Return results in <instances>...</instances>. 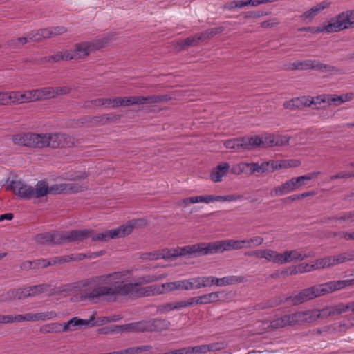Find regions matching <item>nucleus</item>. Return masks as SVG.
<instances>
[{
  "label": "nucleus",
  "mask_w": 354,
  "mask_h": 354,
  "mask_svg": "<svg viewBox=\"0 0 354 354\" xmlns=\"http://www.w3.org/2000/svg\"><path fill=\"white\" fill-rule=\"evenodd\" d=\"M167 274L145 275L132 281V272L125 270L97 276L84 284L85 288L80 293V300L88 299L97 303L101 297L108 301H116L119 297L131 296L145 297L166 292L165 283L147 287L138 286L163 279Z\"/></svg>",
  "instance_id": "nucleus-1"
},
{
  "label": "nucleus",
  "mask_w": 354,
  "mask_h": 354,
  "mask_svg": "<svg viewBox=\"0 0 354 354\" xmlns=\"http://www.w3.org/2000/svg\"><path fill=\"white\" fill-rule=\"evenodd\" d=\"M146 225V221L144 219H138L130 221L126 225H121L116 229L106 230L101 233L96 234L92 229L75 230L68 232H62V243L75 242L80 243L87 239H91L92 241L106 242L109 239L120 238L129 234L134 227H142Z\"/></svg>",
  "instance_id": "nucleus-2"
},
{
  "label": "nucleus",
  "mask_w": 354,
  "mask_h": 354,
  "mask_svg": "<svg viewBox=\"0 0 354 354\" xmlns=\"http://www.w3.org/2000/svg\"><path fill=\"white\" fill-rule=\"evenodd\" d=\"M354 285V279L330 281L325 283L319 284L303 289L295 295L286 299L294 305L301 304L316 297L342 290L346 287Z\"/></svg>",
  "instance_id": "nucleus-3"
},
{
  "label": "nucleus",
  "mask_w": 354,
  "mask_h": 354,
  "mask_svg": "<svg viewBox=\"0 0 354 354\" xmlns=\"http://www.w3.org/2000/svg\"><path fill=\"white\" fill-rule=\"evenodd\" d=\"M10 187L16 195L24 199L39 198L46 196L47 189L44 180L38 181L35 187L20 180H12Z\"/></svg>",
  "instance_id": "nucleus-4"
},
{
  "label": "nucleus",
  "mask_w": 354,
  "mask_h": 354,
  "mask_svg": "<svg viewBox=\"0 0 354 354\" xmlns=\"http://www.w3.org/2000/svg\"><path fill=\"white\" fill-rule=\"evenodd\" d=\"M48 133H26L17 134L12 137L15 145L38 148L48 147Z\"/></svg>",
  "instance_id": "nucleus-5"
},
{
  "label": "nucleus",
  "mask_w": 354,
  "mask_h": 354,
  "mask_svg": "<svg viewBox=\"0 0 354 354\" xmlns=\"http://www.w3.org/2000/svg\"><path fill=\"white\" fill-rule=\"evenodd\" d=\"M170 322L166 319L153 318L138 322V333L161 332L167 330Z\"/></svg>",
  "instance_id": "nucleus-6"
},
{
  "label": "nucleus",
  "mask_w": 354,
  "mask_h": 354,
  "mask_svg": "<svg viewBox=\"0 0 354 354\" xmlns=\"http://www.w3.org/2000/svg\"><path fill=\"white\" fill-rule=\"evenodd\" d=\"M305 179L306 178L303 177V176L292 178L280 186L272 189L270 192V196L276 197L290 193L299 187L304 185L306 184Z\"/></svg>",
  "instance_id": "nucleus-7"
},
{
  "label": "nucleus",
  "mask_w": 354,
  "mask_h": 354,
  "mask_svg": "<svg viewBox=\"0 0 354 354\" xmlns=\"http://www.w3.org/2000/svg\"><path fill=\"white\" fill-rule=\"evenodd\" d=\"M124 102L123 106H130L133 104L143 105L149 104L159 103L162 101H167L169 97L167 95H153L147 97L142 96H131L122 97Z\"/></svg>",
  "instance_id": "nucleus-8"
},
{
  "label": "nucleus",
  "mask_w": 354,
  "mask_h": 354,
  "mask_svg": "<svg viewBox=\"0 0 354 354\" xmlns=\"http://www.w3.org/2000/svg\"><path fill=\"white\" fill-rule=\"evenodd\" d=\"M46 187V195L48 193L57 194L61 193H77L83 191L86 187L80 183H62L55 184L51 187L48 186V183L45 181Z\"/></svg>",
  "instance_id": "nucleus-9"
},
{
  "label": "nucleus",
  "mask_w": 354,
  "mask_h": 354,
  "mask_svg": "<svg viewBox=\"0 0 354 354\" xmlns=\"http://www.w3.org/2000/svg\"><path fill=\"white\" fill-rule=\"evenodd\" d=\"M245 254L248 257H254L257 259H265L268 262L281 265V252L280 253L271 249L249 251Z\"/></svg>",
  "instance_id": "nucleus-10"
},
{
  "label": "nucleus",
  "mask_w": 354,
  "mask_h": 354,
  "mask_svg": "<svg viewBox=\"0 0 354 354\" xmlns=\"http://www.w3.org/2000/svg\"><path fill=\"white\" fill-rule=\"evenodd\" d=\"M313 256V254L306 253L304 251L299 249L285 250L281 252V265L300 262Z\"/></svg>",
  "instance_id": "nucleus-11"
},
{
  "label": "nucleus",
  "mask_w": 354,
  "mask_h": 354,
  "mask_svg": "<svg viewBox=\"0 0 354 354\" xmlns=\"http://www.w3.org/2000/svg\"><path fill=\"white\" fill-rule=\"evenodd\" d=\"M48 146L53 148L69 147L73 145V138L64 133H48Z\"/></svg>",
  "instance_id": "nucleus-12"
},
{
  "label": "nucleus",
  "mask_w": 354,
  "mask_h": 354,
  "mask_svg": "<svg viewBox=\"0 0 354 354\" xmlns=\"http://www.w3.org/2000/svg\"><path fill=\"white\" fill-rule=\"evenodd\" d=\"M39 100L54 98L58 95H66L70 93L71 88L68 86L62 87H44L37 89Z\"/></svg>",
  "instance_id": "nucleus-13"
},
{
  "label": "nucleus",
  "mask_w": 354,
  "mask_h": 354,
  "mask_svg": "<svg viewBox=\"0 0 354 354\" xmlns=\"http://www.w3.org/2000/svg\"><path fill=\"white\" fill-rule=\"evenodd\" d=\"M313 309L298 311L290 314L292 326L310 324L316 322Z\"/></svg>",
  "instance_id": "nucleus-14"
},
{
  "label": "nucleus",
  "mask_w": 354,
  "mask_h": 354,
  "mask_svg": "<svg viewBox=\"0 0 354 354\" xmlns=\"http://www.w3.org/2000/svg\"><path fill=\"white\" fill-rule=\"evenodd\" d=\"M334 21L338 32L354 26V10L340 13L334 17Z\"/></svg>",
  "instance_id": "nucleus-15"
},
{
  "label": "nucleus",
  "mask_w": 354,
  "mask_h": 354,
  "mask_svg": "<svg viewBox=\"0 0 354 354\" xmlns=\"http://www.w3.org/2000/svg\"><path fill=\"white\" fill-rule=\"evenodd\" d=\"M35 241L39 244L54 245L62 244V232L57 231L54 232H45L37 234L35 238Z\"/></svg>",
  "instance_id": "nucleus-16"
},
{
  "label": "nucleus",
  "mask_w": 354,
  "mask_h": 354,
  "mask_svg": "<svg viewBox=\"0 0 354 354\" xmlns=\"http://www.w3.org/2000/svg\"><path fill=\"white\" fill-rule=\"evenodd\" d=\"M93 48V46L88 42L77 44L73 50H68L70 59H77L87 56Z\"/></svg>",
  "instance_id": "nucleus-17"
},
{
  "label": "nucleus",
  "mask_w": 354,
  "mask_h": 354,
  "mask_svg": "<svg viewBox=\"0 0 354 354\" xmlns=\"http://www.w3.org/2000/svg\"><path fill=\"white\" fill-rule=\"evenodd\" d=\"M91 320L75 317L62 324L63 333L72 332L88 326Z\"/></svg>",
  "instance_id": "nucleus-18"
},
{
  "label": "nucleus",
  "mask_w": 354,
  "mask_h": 354,
  "mask_svg": "<svg viewBox=\"0 0 354 354\" xmlns=\"http://www.w3.org/2000/svg\"><path fill=\"white\" fill-rule=\"evenodd\" d=\"M232 172L236 174L245 173L252 175L254 173H259V163L242 162L232 168Z\"/></svg>",
  "instance_id": "nucleus-19"
},
{
  "label": "nucleus",
  "mask_w": 354,
  "mask_h": 354,
  "mask_svg": "<svg viewBox=\"0 0 354 354\" xmlns=\"http://www.w3.org/2000/svg\"><path fill=\"white\" fill-rule=\"evenodd\" d=\"M30 297L27 289H13L0 296V302H5L10 299H22Z\"/></svg>",
  "instance_id": "nucleus-20"
},
{
  "label": "nucleus",
  "mask_w": 354,
  "mask_h": 354,
  "mask_svg": "<svg viewBox=\"0 0 354 354\" xmlns=\"http://www.w3.org/2000/svg\"><path fill=\"white\" fill-rule=\"evenodd\" d=\"M353 97V95L352 93H346L342 95L324 94L323 97L325 100V103L328 105L338 106L344 102L351 100Z\"/></svg>",
  "instance_id": "nucleus-21"
},
{
  "label": "nucleus",
  "mask_w": 354,
  "mask_h": 354,
  "mask_svg": "<svg viewBox=\"0 0 354 354\" xmlns=\"http://www.w3.org/2000/svg\"><path fill=\"white\" fill-rule=\"evenodd\" d=\"M330 5L326 1H323L321 3L313 6L310 10L304 12L300 17L304 20L311 21L315 16H317L321 11L328 8Z\"/></svg>",
  "instance_id": "nucleus-22"
},
{
  "label": "nucleus",
  "mask_w": 354,
  "mask_h": 354,
  "mask_svg": "<svg viewBox=\"0 0 354 354\" xmlns=\"http://www.w3.org/2000/svg\"><path fill=\"white\" fill-rule=\"evenodd\" d=\"M222 31L223 28L221 27L211 28L200 34H197L193 37H191L190 39H192V43L195 46L199 41H204L211 37H213L214 35L221 32Z\"/></svg>",
  "instance_id": "nucleus-23"
},
{
  "label": "nucleus",
  "mask_w": 354,
  "mask_h": 354,
  "mask_svg": "<svg viewBox=\"0 0 354 354\" xmlns=\"http://www.w3.org/2000/svg\"><path fill=\"white\" fill-rule=\"evenodd\" d=\"M242 144L243 151L252 150L259 147H262L263 138L258 136L243 137L242 138Z\"/></svg>",
  "instance_id": "nucleus-24"
},
{
  "label": "nucleus",
  "mask_w": 354,
  "mask_h": 354,
  "mask_svg": "<svg viewBox=\"0 0 354 354\" xmlns=\"http://www.w3.org/2000/svg\"><path fill=\"white\" fill-rule=\"evenodd\" d=\"M230 169L227 162H222L218 165L212 172L211 179L213 182L218 183L222 180V178L226 175Z\"/></svg>",
  "instance_id": "nucleus-25"
},
{
  "label": "nucleus",
  "mask_w": 354,
  "mask_h": 354,
  "mask_svg": "<svg viewBox=\"0 0 354 354\" xmlns=\"http://www.w3.org/2000/svg\"><path fill=\"white\" fill-rule=\"evenodd\" d=\"M351 259L352 257L347 253L325 257L326 268L335 266Z\"/></svg>",
  "instance_id": "nucleus-26"
},
{
  "label": "nucleus",
  "mask_w": 354,
  "mask_h": 354,
  "mask_svg": "<svg viewBox=\"0 0 354 354\" xmlns=\"http://www.w3.org/2000/svg\"><path fill=\"white\" fill-rule=\"evenodd\" d=\"M175 248L170 249V250H163L158 252H154V253H149L146 255L147 257H145V259H169L172 257H176V253Z\"/></svg>",
  "instance_id": "nucleus-27"
},
{
  "label": "nucleus",
  "mask_w": 354,
  "mask_h": 354,
  "mask_svg": "<svg viewBox=\"0 0 354 354\" xmlns=\"http://www.w3.org/2000/svg\"><path fill=\"white\" fill-rule=\"evenodd\" d=\"M272 330L281 328L286 326H292L290 314L286 315L281 317L277 318L270 322Z\"/></svg>",
  "instance_id": "nucleus-28"
},
{
  "label": "nucleus",
  "mask_w": 354,
  "mask_h": 354,
  "mask_svg": "<svg viewBox=\"0 0 354 354\" xmlns=\"http://www.w3.org/2000/svg\"><path fill=\"white\" fill-rule=\"evenodd\" d=\"M306 100V97H300L292 99L289 101H286L283 103V106L289 109H301L306 106L305 104H308Z\"/></svg>",
  "instance_id": "nucleus-29"
},
{
  "label": "nucleus",
  "mask_w": 354,
  "mask_h": 354,
  "mask_svg": "<svg viewBox=\"0 0 354 354\" xmlns=\"http://www.w3.org/2000/svg\"><path fill=\"white\" fill-rule=\"evenodd\" d=\"M193 257L210 254L209 243H201L192 245Z\"/></svg>",
  "instance_id": "nucleus-30"
},
{
  "label": "nucleus",
  "mask_w": 354,
  "mask_h": 354,
  "mask_svg": "<svg viewBox=\"0 0 354 354\" xmlns=\"http://www.w3.org/2000/svg\"><path fill=\"white\" fill-rule=\"evenodd\" d=\"M323 32H326L328 33L338 32L335 22L334 21V18L331 19L328 24L326 25L319 27H314V28H312V33H319Z\"/></svg>",
  "instance_id": "nucleus-31"
},
{
  "label": "nucleus",
  "mask_w": 354,
  "mask_h": 354,
  "mask_svg": "<svg viewBox=\"0 0 354 354\" xmlns=\"http://www.w3.org/2000/svg\"><path fill=\"white\" fill-rule=\"evenodd\" d=\"M354 212L348 211L342 213L340 215L333 217H328L325 218V223H329L331 220H335L336 221H343L348 223H354Z\"/></svg>",
  "instance_id": "nucleus-32"
},
{
  "label": "nucleus",
  "mask_w": 354,
  "mask_h": 354,
  "mask_svg": "<svg viewBox=\"0 0 354 354\" xmlns=\"http://www.w3.org/2000/svg\"><path fill=\"white\" fill-rule=\"evenodd\" d=\"M40 331L42 333H63V327L59 323H50L43 325Z\"/></svg>",
  "instance_id": "nucleus-33"
},
{
  "label": "nucleus",
  "mask_w": 354,
  "mask_h": 354,
  "mask_svg": "<svg viewBox=\"0 0 354 354\" xmlns=\"http://www.w3.org/2000/svg\"><path fill=\"white\" fill-rule=\"evenodd\" d=\"M33 261V269H38L39 268H46L50 266L59 264V257H54L50 260L41 259H37Z\"/></svg>",
  "instance_id": "nucleus-34"
},
{
  "label": "nucleus",
  "mask_w": 354,
  "mask_h": 354,
  "mask_svg": "<svg viewBox=\"0 0 354 354\" xmlns=\"http://www.w3.org/2000/svg\"><path fill=\"white\" fill-rule=\"evenodd\" d=\"M38 93L37 89L28 90L21 93L20 104L39 100Z\"/></svg>",
  "instance_id": "nucleus-35"
},
{
  "label": "nucleus",
  "mask_w": 354,
  "mask_h": 354,
  "mask_svg": "<svg viewBox=\"0 0 354 354\" xmlns=\"http://www.w3.org/2000/svg\"><path fill=\"white\" fill-rule=\"evenodd\" d=\"M245 281V277L243 276H226L221 278V286H226L230 285H235L243 283Z\"/></svg>",
  "instance_id": "nucleus-36"
},
{
  "label": "nucleus",
  "mask_w": 354,
  "mask_h": 354,
  "mask_svg": "<svg viewBox=\"0 0 354 354\" xmlns=\"http://www.w3.org/2000/svg\"><path fill=\"white\" fill-rule=\"evenodd\" d=\"M220 292L207 293L199 296L200 305L209 304L216 302L220 299Z\"/></svg>",
  "instance_id": "nucleus-37"
},
{
  "label": "nucleus",
  "mask_w": 354,
  "mask_h": 354,
  "mask_svg": "<svg viewBox=\"0 0 354 354\" xmlns=\"http://www.w3.org/2000/svg\"><path fill=\"white\" fill-rule=\"evenodd\" d=\"M224 146L230 149H232L235 151H242L243 144L242 138L227 140L224 142Z\"/></svg>",
  "instance_id": "nucleus-38"
},
{
  "label": "nucleus",
  "mask_w": 354,
  "mask_h": 354,
  "mask_svg": "<svg viewBox=\"0 0 354 354\" xmlns=\"http://www.w3.org/2000/svg\"><path fill=\"white\" fill-rule=\"evenodd\" d=\"M210 254L216 253H222L227 250L225 240L210 242L209 243Z\"/></svg>",
  "instance_id": "nucleus-39"
},
{
  "label": "nucleus",
  "mask_w": 354,
  "mask_h": 354,
  "mask_svg": "<svg viewBox=\"0 0 354 354\" xmlns=\"http://www.w3.org/2000/svg\"><path fill=\"white\" fill-rule=\"evenodd\" d=\"M111 331L116 333L122 331L138 333V322L129 323L122 326H114V329H112Z\"/></svg>",
  "instance_id": "nucleus-40"
},
{
  "label": "nucleus",
  "mask_w": 354,
  "mask_h": 354,
  "mask_svg": "<svg viewBox=\"0 0 354 354\" xmlns=\"http://www.w3.org/2000/svg\"><path fill=\"white\" fill-rule=\"evenodd\" d=\"M46 59L48 62H57L61 60H71L68 50L57 52L52 56L46 57Z\"/></svg>",
  "instance_id": "nucleus-41"
},
{
  "label": "nucleus",
  "mask_w": 354,
  "mask_h": 354,
  "mask_svg": "<svg viewBox=\"0 0 354 354\" xmlns=\"http://www.w3.org/2000/svg\"><path fill=\"white\" fill-rule=\"evenodd\" d=\"M49 286L48 284H39L37 286H30L26 288L28 293L30 294V297L36 296L40 293L48 292Z\"/></svg>",
  "instance_id": "nucleus-42"
},
{
  "label": "nucleus",
  "mask_w": 354,
  "mask_h": 354,
  "mask_svg": "<svg viewBox=\"0 0 354 354\" xmlns=\"http://www.w3.org/2000/svg\"><path fill=\"white\" fill-rule=\"evenodd\" d=\"M313 263H301L295 266L290 271V274H297L299 273L310 272L313 271Z\"/></svg>",
  "instance_id": "nucleus-43"
},
{
  "label": "nucleus",
  "mask_w": 354,
  "mask_h": 354,
  "mask_svg": "<svg viewBox=\"0 0 354 354\" xmlns=\"http://www.w3.org/2000/svg\"><path fill=\"white\" fill-rule=\"evenodd\" d=\"M275 163H277V161H266L259 164V173L263 174L274 171L277 169V168H275Z\"/></svg>",
  "instance_id": "nucleus-44"
},
{
  "label": "nucleus",
  "mask_w": 354,
  "mask_h": 354,
  "mask_svg": "<svg viewBox=\"0 0 354 354\" xmlns=\"http://www.w3.org/2000/svg\"><path fill=\"white\" fill-rule=\"evenodd\" d=\"M313 60L308 59L304 61H296L291 64V68L295 70H308L312 69Z\"/></svg>",
  "instance_id": "nucleus-45"
},
{
  "label": "nucleus",
  "mask_w": 354,
  "mask_h": 354,
  "mask_svg": "<svg viewBox=\"0 0 354 354\" xmlns=\"http://www.w3.org/2000/svg\"><path fill=\"white\" fill-rule=\"evenodd\" d=\"M244 248H252V247H258L262 245L264 242V239L261 236H257L248 239L243 240Z\"/></svg>",
  "instance_id": "nucleus-46"
},
{
  "label": "nucleus",
  "mask_w": 354,
  "mask_h": 354,
  "mask_svg": "<svg viewBox=\"0 0 354 354\" xmlns=\"http://www.w3.org/2000/svg\"><path fill=\"white\" fill-rule=\"evenodd\" d=\"M313 64L312 69H315L321 72H333L336 71L335 67L321 63L317 60H313Z\"/></svg>",
  "instance_id": "nucleus-47"
},
{
  "label": "nucleus",
  "mask_w": 354,
  "mask_h": 354,
  "mask_svg": "<svg viewBox=\"0 0 354 354\" xmlns=\"http://www.w3.org/2000/svg\"><path fill=\"white\" fill-rule=\"evenodd\" d=\"M194 289L209 287L208 276H200L192 278Z\"/></svg>",
  "instance_id": "nucleus-48"
},
{
  "label": "nucleus",
  "mask_w": 354,
  "mask_h": 354,
  "mask_svg": "<svg viewBox=\"0 0 354 354\" xmlns=\"http://www.w3.org/2000/svg\"><path fill=\"white\" fill-rule=\"evenodd\" d=\"M35 322L53 319L57 317L55 311L40 312L35 313Z\"/></svg>",
  "instance_id": "nucleus-49"
},
{
  "label": "nucleus",
  "mask_w": 354,
  "mask_h": 354,
  "mask_svg": "<svg viewBox=\"0 0 354 354\" xmlns=\"http://www.w3.org/2000/svg\"><path fill=\"white\" fill-rule=\"evenodd\" d=\"M333 315H339L347 311H351V301L347 304L340 303L335 306L331 307Z\"/></svg>",
  "instance_id": "nucleus-50"
},
{
  "label": "nucleus",
  "mask_w": 354,
  "mask_h": 354,
  "mask_svg": "<svg viewBox=\"0 0 354 354\" xmlns=\"http://www.w3.org/2000/svg\"><path fill=\"white\" fill-rule=\"evenodd\" d=\"M76 286L73 283H69L63 285L58 288L53 289L52 291L49 292L50 295H62L63 293H66L71 291H73Z\"/></svg>",
  "instance_id": "nucleus-51"
},
{
  "label": "nucleus",
  "mask_w": 354,
  "mask_h": 354,
  "mask_svg": "<svg viewBox=\"0 0 354 354\" xmlns=\"http://www.w3.org/2000/svg\"><path fill=\"white\" fill-rule=\"evenodd\" d=\"M30 42L28 35L26 37H21L16 39H12L8 41V45L12 48H18L25 44Z\"/></svg>",
  "instance_id": "nucleus-52"
},
{
  "label": "nucleus",
  "mask_w": 354,
  "mask_h": 354,
  "mask_svg": "<svg viewBox=\"0 0 354 354\" xmlns=\"http://www.w3.org/2000/svg\"><path fill=\"white\" fill-rule=\"evenodd\" d=\"M225 241L227 251L244 248L243 240L227 239Z\"/></svg>",
  "instance_id": "nucleus-53"
},
{
  "label": "nucleus",
  "mask_w": 354,
  "mask_h": 354,
  "mask_svg": "<svg viewBox=\"0 0 354 354\" xmlns=\"http://www.w3.org/2000/svg\"><path fill=\"white\" fill-rule=\"evenodd\" d=\"M313 311L315 313V317L316 321L319 319H324L329 316L334 315L331 307L323 308L322 310L313 309Z\"/></svg>",
  "instance_id": "nucleus-54"
},
{
  "label": "nucleus",
  "mask_w": 354,
  "mask_h": 354,
  "mask_svg": "<svg viewBox=\"0 0 354 354\" xmlns=\"http://www.w3.org/2000/svg\"><path fill=\"white\" fill-rule=\"evenodd\" d=\"M203 349H204V353H207V352L210 351H217L223 350L225 348V344L223 342H216L209 344H203Z\"/></svg>",
  "instance_id": "nucleus-55"
},
{
  "label": "nucleus",
  "mask_w": 354,
  "mask_h": 354,
  "mask_svg": "<svg viewBox=\"0 0 354 354\" xmlns=\"http://www.w3.org/2000/svg\"><path fill=\"white\" fill-rule=\"evenodd\" d=\"M59 264L69 262L71 261H81L84 259H85V255L83 253H80L77 254H71V255H66L63 257H59Z\"/></svg>",
  "instance_id": "nucleus-56"
},
{
  "label": "nucleus",
  "mask_w": 354,
  "mask_h": 354,
  "mask_svg": "<svg viewBox=\"0 0 354 354\" xmlns=\"http://www.w3.org/2000/svg\"><path fill=\"white\" fill-rule=\"evenodd\" d=\"M298 165H299V162L297 160H282L277 161V163H275V168L279 169L283 168L296 167Z\"/></svg>",
  "instance_id": "nucleus-57"
},
{
  "label": "nucleus",
  "mask_w": 354,
  "mask_h": 354,
  "mask_svg": "<svg viewBox=\"0 0 354 354\" xmlns=\"http://www.w3.org/2000/svg\"><path fill=\"white\" fill-rule=\"evenodd\" d=\"M324 96V95H321L313 98L306 97V100L307 102H308V104H305L306 106L315 105V108H319L322 103H325V100L323 97Z\"/></svg>",
  "instance_id": "nucleus-58"
},
{
  "label": "nucleus",
  "mask_w": 354,
  "mask_h": 354,
  "mask_svg": "<svg viewBox=\"0 0 354 354\" xmlns=\"http://www.w3.org/2000/svg\"><path fill=\"white\" fill-rule=\"evenodd\" d=\"M176 257L178 256H189L193 257V251L192 245H187L184 247H178L175 248Z\"/></svg>",
  "instance_id": "nucleus-59"
},
{
  "label": "nucleus",
  "mask_w": 354,
  "mask_h": 354,
  "mask_svg": "<svg viewBox=\"0 0 354 354\" xmlns=\"http://www.w3.org/2000/svg\"><path fill=\"white\" fill-rule=\"evenodd\" d=\"M185 354H205L203 345L185 347Z\"/></svg>",
  "instance_id": "nucleus-60"
},
{
  "label": "nucleus",
  "mask_w": 354,
  "mask_h": 354,
  "mask_svg": "<svg viewBox=\"0 0 354 354\" xmlns=\"http://www.w3.org/2000/svg\"><path fill=\"white\" fill-rule=\"evenodd\" d=\"M27 35H28L30 42H31V41L38 42V41H41L44 39L43 36L41 33L40 29L35 30V31L30 32Z\"/></svg>",
  "instance_id": "nucleus-61"
},
{
  "label": "nucleus",
  "mask_w": 354,
  "mask_h": 354,
  "mask_svg": "<svg viewBox=\"0 0 354 354\" xmlns=\"http://www.w3.org/2000/svg\"><path fill=\"white\" fill-rule=\"evenodd\" d=\"M259 333H263L272 330L271 323L269 321H261L258 323Z\"/></svg>",
  "instance_id": "nucleus-62"
},
{
  "label": "nucleus",
  "mask_w": 354,
  "mask_h": 354,
  "mask_svg": "<svg viewBox=\"0 0 354 354\" xmlns=\"http://www.w3.org/2000/svg\"><path fill=\"white\" fill-rule=\"evenodd\" d=\"M175 310L174 301L163 304L158 307V310L162 313H168Z\"/></svg>",
  "instance_id": "nucleus-63"
},
{
  "label": "nucleus",
  "mask_w": 354,
  "mask_h": 354,
  "mask_svg": "<svg viewBox=\"0 0 354 354\" xmlns=\"http://www.w3.org/2000/svg\"><path fill=\"white\" fill-rule=\"evenodd\" d=\"M274 141L276 146H283L286 145L289 142V138L286 136L274 135Z\"/></svg>",
  "instance_id": "nucleus-64"
}]
</instances>
